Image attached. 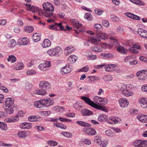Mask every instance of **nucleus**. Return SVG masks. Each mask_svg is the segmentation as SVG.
<instances>
[{
  "label": "nucleus",
  "instance_id": "39",
  "mask_svg": "<svg viewBox=\"0 0 147 147\" xmlns=\"http://www.w3.org/2000/svg\"><path fill=\"white\" fill-rule=\"evenodd\" d=\"M67 66H65L62 68L61 70V72L63 74H65L69 72V71L67 69Z\"/></svg>",
  "mask_w": 147,
  "mask_h": 147
},
{
  "label": "nucleus",
  "instance_id": "38",
  "mask_svg": "<svg viewBox=\"0 0 147 147\" xmlns=\"http://www.w3.org/2000/svg\"><path fill=\"white\" fill-rule=\"evenodd\" d=\"M146 141L143 140H140L138 145H137V147H145L146 145Z\"/></svg>",
  "mask_w": 147,
  "mask_h": 147
},
{
  "label": "nucleus",
  "instance_id": "33",
  "mask_svg": "<svg viewBox=\"0 0 147 147\" xmlns=\"http://www.w3.org/2000/svg\"><path fill=\"white\" fill-rule=\"evenodd\" d=\"M19 118L16 115L14 117H12L8 119V121L9 123H11L17 121L19 120Z\"/></svg>",
  "mask_w": 147,
  "mask_h": 147
},
{
  "label": "nucleus",
  "instance_id": "48",
  "mask_svg": "<svg viewBox=\"0 0 147 147\" xmlns=\"http://www.w3.org/2000/svg\"><path fill=\"white\" fill-rule=\"evenodd\" d=\"M36 73V71L33 69L28 70L26 72V74L28 75L34 74Z\"/></svg>",
  "mask_w": 147,
  "mask_h": 147
},
{
  "label": "nucleus",
  "instance_id": "1",
  "mask_svg": "<svg viewBox=\"0 0 147 147\" xmlns=\"http://www.w3.org/2000/svg\"><path fill=\"white\" fill-rule=\"evenodd\" d=\"M54 103L51 99H41L35 101L34 103V106L38 108H42L45 107H49L52 105Z\"/></svg>",
  "mask_w": 147,
  "mask_h": 147
},
{
  "label": "nucleus",
  "instance_id": "15",
  "mask_svg": "<svg viewBox=\"0 0 147 147\" xmlns=\"http://www.w3.org/2000/svg\"><path fill=\"white\" fill-rule=\"evenodd\" d=\"M19 41L21 45H27L29 43V40L26 37L19 39Z\"/></svg>",
  "mask_w": 147,
  "mask_h": 147
},
{
  "label": "nucleus",
  "instance_id": "61",
  "mask_svg": "<svg viewBox=\"0 0 147 147\" xmlns=\"http://www.w3.org/2000/svg\"><path fill=\"white\" fill-rule=\"evenodd\" d=\"M83 143L85 144L89 145L91 144V142L90 140L88 139H84L83 140Z\"/></svg>",
  "mask_w": 147,
  "mask_h": 147
},
{
  "label": "nucleus",
  "instance_id": "23",
  "mask_svg": "<svg viewBox=\"0 0 147 147\" xmlns=\"http://www.w3.org/2000/svg\"><path fill=\"white\" fill-rule=\"evenodd\" d=\"M108 118V117L107 115L102 114L98 116V120L100 122H103L107 121Z\"/></svg>",
  "mask_w": 147,
  "mask_h": 147
},
{
  "label": "nucleus",
  "instance_id": "46",
  "mask_svg": "<svg viewBox=\"0 0 147 147\" xmlns=\"http://www.w3.org/2000/svg\"><path fill=\"white\" fill-rule=\"evenodd\" d=\"M0 128L3 130H6L7 129L6 124L1 122V125L0 126Z\"/></svg>",
  "mask_w": 147,
  "mask_h": 147
},
{
  "label": "nucleus",
  "instance_id": "16",
  "mask_svg": "<svg viewBox=\"0 0 147 147\" xmlns=\"http://www.w3.org/2000/svg\"><path fill=\"white\" fill-rule=\"evenodd\" d=\"M82 115L83 116H88L93 114V113L87 109H83L81 111Z\"/></svg>",
  "mask_w": 147,
  "mask_h": 147
},
{
  "label": "nucleus",
  "instance_id": "8",
  "mask_svg": "<svg viewBox=\"0 0 147 147\" xmlns=\"http://www.w3.org/2000/svg\"><path fill=\"white\" fill-rule=\"evenodd\" d=\"M14 99L13 98H7L5 101L4 103L5 107H14Z\"/></svg>",
  "mask_w": 147,
  "mask_h": 147
},
{
  "label": "nucleus",
  "instance_id": "27",
  "mask_svg": "<svg viewBox=\"0 0 147 147\" xmlns=\"http://www.w3.org/2000/svg\"><path fill=\"white\" fill-rule=\"evenodd\" d=\"M118 86L119 87V92L121 94L123 93L124 91L127 89L126 86L125 85L122 84H121Z\"/></svg>",
  "mask_w": 147,
  "mask_h": 147
},
{
  "label": "nucleus",
  "instance_id": "3",
  "mask_svg": "<svg viewBox=\"0 0 147 147\" xmlns=\"http://www.w3.org/2000/svg\"><path fill=\"white\" fill-rule=\"evenodd\" d=\"M47 53L50 56H58L62 53V49L60 47H57L49 50Z\"/></svg>",
  "mask_w": 147,
  "mask_h": 147
},
{
  "label": "nucleus",
  "instance_id": "54",
  "mask_svg": "<svg viewBox=\"0 0 147 147\" xmlns=\"http://www.w3.org/2000/svg\"><path fill=\"white\" fill-rule=\"evenodd\" d=\"M108 142V141L107 140H104L102 141V144L100 146L102 147H105L106 146Z\"/></svg>",
  "mask_w": 147,
  "mask_h": 147
},
{
  "label": "nucleus",
  "instance_id": "20",
  "mask_svg": "<svg viewBox=\"0 0 147 147\" xmlns=\"http://www.w3.org/2000/svg\"><path fill=\"white\" fill-rule=\"evenodd\" d=\"M40 34L35 33L33 34L32 38L34 41L36 42L40 40Z\"/></svg>",
  "mask_w": 147,
  "mask_h": 147
},
{
  "label": "nucleus",
  "instance_id": "60",
  "mask_svg": "<svg viewBox=\"0 0 147 147\" xmlns=\"http://www.w3.org/2000/svg\"><path fill=\"white\" fill-rule=\"evenodd\" d=\"M43 64L46 68L49 67L51 66V63L50 61H45V63Z\"/></svg>",
  "mask_w": 147,
  "mask_h": 147
},
{
  "label": "nucleus",
  "instance_id": "50",
  "mask_svg": "<svg viewBox=\"0 0 147 147\" xmlns=\"http://www.w3.org/2000/svg\"><path fill=\"white\" fill-rule=\"evenodd\" d=\"M115 117H110L109 119H107V122L109 124H113L114 123V120H115Z\"/></svg>",
  "mask_w": 147,
  "mask_h": 147
},
{
  "label": "nucleus",
  "instance_id": "22",
  "mask_svg": "<svg viewBox=\"0 0 147 147\" xmlns=\"http://www.w3.org/2000/svg\"><path fill=\"white\" fill-rule=\"evenodd\" d=\"M115 66L114 64H109L105 65V70L107 71H109L113 70Z\"/></svg>",
  "mask_w": 147,
  "mask_h": 147
},
{
  "label": "nucleus",
  "instance_id": "9",
  "mask_svg": "<svg viewBox=\"0 0 147 147\" xmlns=\"http://www.w3.org/2000/svg\"><path fill=\"white\" fill-rule=\"evenodd\" d=\"M83 131L86 134L91 135H94L96 134V132L95 129L93 128L87 127L84 128Z\"/></svg>",
  "mask_w": 147,
  "mask_h": 147
},
{
  "label": "nucleus",
  "instance_id": "34",
  "mask_svg": "<svg viewBox=\"0 0 147 147\" xmlns=\"http://www.w3.org/2000/svg\"><path fill=\"white\" fill-rule=\"evenodd\" d=\"M121 94H123L126 96L127 97L131 96L133 94V92L129 91L127 89H126L125 91H124L123 93H122Z\"/></svg>",
  "mask_w": 147,
  "mask_h": 147
},
{
  "label": "nucleus",
  "instance_id": "55",
  "mask_svg": "<svg viewBox=\"0 0 147 147\" xmlns=\"http://www.w3.org/2000/svg\"><path fill=\"white\" fill-rule=\"evenodd\" d=\"M102 24L103 26L106 27H109L110 25L108 21L106 20H104L102 21Z\"/></svg>",
  "mask_w": 147,
  "mask_h": 147
},
{
  "label": "nucleus",
  "instance_id": "10",
  "mask_svg": "<svg viewBox=\"0 0 147 147\" xmlns=\"http://www.w3.org/2000/svg\"><path fill=\"white\" fill-rule=\"evenodd\" d=\"M119 102L121 107L124 108L127 107L129 105V102L126 99L122 98L119 100Z\"/></svg>",
  "mask_w": 147,
  "mask_h": 147
},
{
  "label": "nucleus",
  "instance_id": "37",
  "mask_svg": "<svg viewBox=\"0 0 147 147\" xmlns=\"http://www.w3.org/2000/svg\"><path fill=\"white\" fill-rule=\"evenodd\" d=\"M14 107H9L5 109V111L8 114H11L13 113V108Z\"/></svg>",
  "mask_w": 147,
  "mask_h": 147
},
{
  "label": "nucleus",
  "instance_id": "47",
  "mask_svg": "<svg viewBox=\"0 0 147 147\" xmlns=\"http://www.w3.org/2000/svg\"><path fill=\"white\" fill-rule=\"evenodd\" d=\"M112 79V77L109 75L105 76L103 77V79L105 81H110Z\"/></svg>",
  "mask_w": 147,
  "mask_h": 147
},
{
  "label": "nucleus",
  "instance_id": "32",
  "mask_svg": "<svg viewBox=\"0 0 147 147\" xmlns=\"http://www.w3.org/2000/svg\"><path fill=\"white\" fill-rule=\"evenodd\" d=\"M129 1L135 4L140 5H143L144 4V2L141 0H129Z\"/></svg>",
  "mask_w": 147,
  "mask_h": 147
},
{
  "label": "nucleus",
  "instance_id": "42",
  "mask_svg": "<svg viewBox=\"0 0 147 147\" xmlns=\"http://www.w3.org/2000/svg\"><path fill=\"white\" fill-rule=\"evenodd\" d=\"M102 55L106 59L110 58L113 57V54L109 53H102Z\"/></svg>",
  "mask_w": 147,
  "mask_h": 147
},
{
  "label": "nucleus",
  "instance_id": "44",
  "mask_svg": "<svg viewBox=\"0 0 147 147\" xmlns=\"http://www.w3.org/2000/svg\"><path fill=\"white\" fill-rule=\"evenodd\" d=\"M88 78L89 79L91 82H92L96 80H98L100 79L99 77L96 76H89Z\"/></svg>",
  "mask_w": 147,
  "mask_h": 147
},
{
  "label": "nucleus",
  "instance_id": "57",
  "mask_svg": "<svg viewBox=\"0 0 147 147\" xmlns=\"http://www.w3.org/2000/svg\"><path fill=\"white\" fill-rule=\"evenodd\" d=\"M133 57L132 56H128L125 57L124 59L125 62H127V61H129L133 59Z\"/></svg>",
  "mask_w": 147,
  "mask_h": 147
},
{
  "label": "nucleus",
  "instance_id": "36",
  "mask_svg": "<svg viewBox=\"0 0 147 147\" xmlns=\"http://www.w3.org/2000/svg\"><path fill=\"white\" fill-rule=\"evenodd\" d=\"M84 18L87 20H88L91 21L92 19V16L89 12L86 13L84 15Z\"/></svg>",
  "mask_w": 147,
  "mask_h": 147
},
{
  "label": "nucleus",
  "instance_id": "29",
  "mask_svg": "<svg viewBox=\"0 0 147 147\" xmlns=\"http://www.w3.org/2000/svg\"><path fill=\"white\" fill-rule=\"evenodd\" d=\"M24 65L22 62H19L18 63L17 66L14 68L16 70H20L22 69L24 67Z\"/></svg>",
  "mask_w": 147,
  "mask_h": 147
},
{
  "label": "nucleus",
  "instance_id": "58",
  "mask_svg": "<svg viewBox=\"0 0 147 147\" xmlns=\"http://www.w3.org/2000/svg\"><path fill=\"white\" fill-rule=\"evenodd\" d=\"M58 120H59L63 122H68L71 121V120L69 119H68L67 118H63L61 117H59L58 119Z\"/></svg>",
  "mask_w": 147,
  "mask_h": 147
},
{
  "label": "nucleus",
  "instance_id": "21",
  "mask_svg": "<svg viewBox=\"0 0 147 147\" xmlns=\"http://www.w3.org/2000/svg\"><path fill=\"white\" fill-rule=\"evenodd\" d=\"M77 124L82 127H90L91 125L90 124L84 122L82 121H76Z\"/></svg>",
  "mask_w": 147,
  "mask_h": 147
},
{
  "label": "nucleus",
  "instance_id": "49",
  "mask_svg": "<svg viewBox=\"0 0 147 147\" xmlns=\"http://www.w3.org/2000/svg\"><path fill=\"white\" fill-rule=\"evenodd\" d=\"M94 142L96 143L98 145L101 146V145L102 144V141L99 138H97V137H96L95 138L94 140Z\"/></svg>",
  "mask_w": 147,
  "mask_h": 147
},
{
  "label": "nucleus",
  "instance_id": "6",
  "mask_svg": "<svg viewBox=\"0 0 147 147\" xmlns=\"http://www.w3.org/2000/svg\"><path fill=\"white\" fill-rule=\"evenodd\" d=\"M42 7L44 10L46 11H54V7L52 4L48 2L44 3L42 4Z\"/></svg>",
  "mask_w": 147,
  "mask_h": 147
},
{
  "label": "nucleus",
  "instance_id": "45",
  "mask_svg": "<svg viewBox=\"0 0 147 147\" xmlns=\"http://www.w3.org/2000/svg\"><path fill=\"white\" fill-rule=\"evenodd\" d=\"M8 44L10 47H13L16 45V42L14 40H10Z\"/></svg>",
  "mask_w": 147,
  "mask_h": 147
},
{
  "label": "nucleus",
  "instance_id": "2",
  "mask_svg": "<svg viewBox=\"0 0 147 147\" xmlns=\"http://www.w3.org/2000/svg\"><path fill=\"white\" fill-rule=\"evenodd\" d=\"M70 21L72 24L76 28L74 29L75 33L77 34H78L79 32H85L86 30L84 26L82 24L79 23V22L77 20L71 19L70 20Z\"/></svg>",
  "mask_w": 147,
  "mask_h": 147
},
{
  "label": "nucleus",
  "instance_id": "7",
  "mask_svg": "<svg viewBox=\"0 0 147 147\" xmlns=\"http://www.w3.org/2000/svg\"><path fill=\"white\" fill-rule=\"evenodd\" d=\"M94 101L96 103L105 104L107 103V100L105 98H102L100 97L96 96L94 97Z\"/></svg>",
  "mask_w": 147,
  "mask_h": 147
},
{
  "label": "nucleus",
  "instance_id": "24",
  "mask_svg": "<svg viewBox=\"0 0 147 147\" xmlns=\"http://www.w3.org/2000/svg\"><path fill=\"white\" fill-rule=\"evenodd\" d=\"M103 49V47L98 45L93 47L92 48V50L94 52H100Z\"/></svg>",
  "mask_w": 147,
  "mask_h": 147
},
{
  "label": "nucleus",
  "instance_id": "51",
  "mask_svg": "<svg viewBox=\"0 0 147 147\" xmlns=\"http://www.w3.org/2000/svg\"><path fill=\"white\" fill-rule=\"evenodd\" d=\"M74 108L77 110H79L82 107V106L77 102L74 104Z\"/></svg>",
  "mask_w": 147,
  "mask_h": 147
},
{
  "label": "nucleus",
  "instance_id": "59",
  "mask_svg": "<svg viewBox=\"0 0 147 147\" xmlns=\"http://www.w3.org/2000/svg\"><path fill=\"white\" fill-rule=\"evenodd\" d=\"M111 20L113 21H117L118 20V18L114 15H112L110 17Z\"/></svg>",
  "mask_w": 147,
  "mask_h": 147
},
{
  "label": "nucleus",
  "instance_id": "5",
  "mask_svg": "<svg viewBox=\"0 0 147 147\" xmlns=\"http://www.w3.org/2000/svg\"><path fill=\"white\" fill-rule=\"evenodd\" d=\"M108 37L107 34L105 33H102L100 34L99 37L96 38H92L91 40V42L92 43L95 44H99L100 43V41H101V39L102 40H105L107 39Z\"/></svg>",
  "mask_w": 147,
  "mask_h": 147
},
{
  "label": "nucleus",
  "instance_id": "25",
  "mask_svg": "<svg viewBox=\"0 0 147 147\" xmlns=\"http://www.w3.org/2000/svg\"><path fill=\"white\" fill-rule=\"evenodd\" d=\"M34 94L40 95H44L47 93L46 91L44 90H37L34 92Z\"/></svg>",
  "mask_w": 147,
  "mask_h": 147
},
{
  "label": "nucleus",
  "instance_id": "35",
  "mask_svg": "<svg viewBox=\"0 0 147 147\" xmlns=\"http://www.w3.org/2000/svg\"><path fill=\"white\" fill-rule=\"evenodd\" d=\"M34 28L31 26H27L25 27V31L28 33L32 32L34 30Z\"/></svg>",
  "mask_w": 147,
  "mask_h": 147
},
{
  "label": "nucleus",
  "instance_id": "30",
  "mask_svg": "<svg viewBox=\"0 0 147 147\" xmlns=\"http://www.w3.org/2000/svg\"><path fill=\"white\" fill-rule=\"evenodd\" d=\"M53 123L57 127H59L63 129H65L67 128V127L65 125L61 123Z\"/></svg>",
  "mask_w": 147,
  "mask_h": 147
},
{
  "label": "nucleus",
  "instance_id": "26",
  "mask_svg": "<svg viewBox=\"0 0 147 147\" xmlns=\"http://www.w3.org/2000/svg\"><path fill=\"white\" fill-rule=\"evenodd\" d=\"M77 57L75 55H72L70 56L68 58L69 61L70 62L74 63L77 59Z\"/></svg>",
  "mask_w": 147,
  "mask_h": 147
},
{
  "label": "nucleus",
  "instance_id": "17",
  "mask_svg": "<svg viewBox=\"0 0 147 147\" xmlns=\"http://www.w3.org/2000/svg\"><path fill=\"white\" fill-rule=\"evenodd\" d=\"M117 51L120 53L123 54H126L127 53V50L122 46H119L117 48Z\"/></svg>",
  "mask_w": 147,
  "mask_h": 147
},
{
  "label": "nucleus",
  "instance_id": "63",
  "mask_svg": "<svg viewBox=\"0 0 147 147\" xmlns=\"http://www.w3.org/2000/svg\"><path fill=\"white\" fill-rule=\"evenodd\" d=\"M145 30L142 28H139L138 30V34L141 36Z\"/></svg>",
  "mask_w": 147,
  "mask_h": 147
},
{
  "label": "nucleus",
  "instance_id": "53",
  "mask_svg": "<svg viewBox=\"0 0 147 147\" xmlns=\"http://www.w3.org/2000/svg\"><path fill=\"white\" fill-rule=\"evenodd\" d=\"M89 67L87 66H84L82 68L79 69L80 71H84L85 72H87L88 71Z\"/></svg>",
  "mask_w": 147,
  "mask_h": 147
},
{
  "label": "nucleus",
  "instance_id": "19",
  "mask_svg": "<svg viewBox=\"0 0 147 147\" xmlns=\"http://www.w3.org/2000/svg\"><path fill=\"white\" fill-rule=\"evenodd\" d=\"M51 42L48 39H45L42 44V47L43 48L49 47L51 46Z\"/></svg>",
  "mask_w": 147,
  "mask_h": 147
},
{
  "label": "nucleus",
  "instance_id": "13",
  "mask_svg": "<svg viewBox=\"0 0 147 147\" xmlns=\"http://www.w3.org/2000/svg\"><path fill=\"white\" fill-rule=\"evenodd\" d=\"M139 102L141 106L143 108H147V99L142 98L140 99L138 101Z\"/></svg>",
  "mask_w": 147,
  "mask_h": 147
},
{
  "label": "nucleus",
  "instance_id": "4",
  "mask_svg": "<svg viewBox=\"0 0 147 147\" xmlns=\"http://www.w3.org/2000/svg\"><path fill=\"white\" fill-rule=\"evenodd\" d=\"M81 99L84 100L87 104L99 110H100L101 106L98 105L91 100L90 99L86 96H82Z\"/></svg>",
  "mask_w": 147,
  "mask_h": 147
},
{
  "label": "nucleus",
  "instance_id": "28",
  "mask_svg": "<svg viewBox=\"0 0 147 147\" xmlns=\"http://www.w3.org/2000/svg\"><path fill=\"white\" fill-rule=\"evenodd\" d=\"M28 121L32 122L36 121H39L40 119L37 118L36 116H31L28 117Z\"/></svg>",
  "mask_w": 147,
  "mask_h": 147
},
{
  "label": "nucleus",
  "instance_id": "56",
  "mask_svg": "<svg viewBox=\"0 0 147 147\" xmlns=\"http://www.w3.org/2000/svg\"><path fill=\"white\" fill-rule=\"evenodd\" d=\"M35 128L37 129L38 131H43L45 130L44 127L41 125L39 126H35Z\"/></svg>",
  "mask_w": 147,
  "mask_h": 147
},
{
  "label": "nucleus",
  "instance_id": "64",
  "mask_svg": "<svg viewBox=\"0 0 147 147\" xmlns=\"http://www.w3.org/2000/svg\"><path fill=\"white\" fill-rule=\"evenodd\" d=\"M0 89L5 93H7L8 92V89L4 86H0Z\"/></svg>",
  "mask_w": 147,
  "mask_h": 147
},
{
  "label": "nucleus",
  "instance_id": "41",
  "mask_svg": "<svg viewBox=\"0 0 147 147\" xmlns=\"http://www.w3.org/2000/svg\"><path fill=\"white\" fill-rule=\"evenodd\" d=\"M39 9L38 7L32 5L31 6L28 11H31L32 13H33L39 11Z\"/></svg>",
  "mask_w": 147,
  "mask_h": 147
},
{
  "label": "nucleus",
  "instance_id": "12",
  "mask_svg": "<svg viewBox=\"0 0 147 147\" xmlns=\"http://www.w3.org/2000/svg\"><path fill=\"white\" fill-rule=\"evenodd\" d=\"M137 119L141 122L147 123V115H139L137 117Z\"/></svg>",
  "mask_w": 147,
  "mask_h": 147
},
{
  "label": "nucleus",
  "instance_id": "11",
  "mask_svg": "<svg viewBox=\"0 0 147 147\" xmlns=\"http://www.w3.org/2000/svg\"><path fill=\"white\" fill-rule=\"evenodd\" d=\"M125 15L128 17L133 20H140V18L139 16L131 13L126 12L125 13Z\"/></svg>",
  "mask_w": 147,
  "mask_h": 147
},
{
  "label": "nucleus",
  "instance_id": "52",
  "mask_svg": "<svg viewBox=\"0 0 147 147\" xmlns=\"http://www.w3.org/2000/svg\"><path fill=\"white\" fill-rule=\"evenodd\" d=\"M61 134L65 136L68 138H70L72 136V134L69 132H61Z\"/></svg>",
  "mask_w": 147,
  "mask_h": 147
},
{
  "label": "nucleus",
  "instance_id": "40",
  "mask_svg": "<svg viewBox=\"0 0 147 147\" xmlns=\"http://www.w3.org/2000/svg\"><path fill=\"white\" fill-rule=\"evenodd\" d=\"M55 25H57V27L59 28L60 30H61L64 31H67L66 29L64 28V26L62 25V24L61 23H55Z\"/></svg>",
  "mask_w": 147,
  "mask_h": 147
},
{
  "label": "nucleus",
  "instance_id": "31",
  "mask_svg": "<svg viewBox=\"0 0 147 147\" xmlns=\"http://www.w3.org/2000/svg\"><path fill=\"white\" fill-rule=\"evenodd\" d=\"M17 59L15 56L13 55H9L7 58V61L9 62L11 61L12 63H14L16 61Z\"/></svg>",
  "mask_w": 147,
  "mask_h": 147
},
{
  "label": "nucleus",
  "instance_id": "14",
  "mask_svg": "<svg viewBox=\"0 0 147 147\" xmlns=\"http://www.w3.org/2000/svg\"><path fill=\"white\" fill-rule=\"evenodd\" d=\"M74 47L72 46H68L65 49V54L66 55L68 56L74 51Z\"/></svg>",
  "mask_w": 147,
  "mask_h": 147
},
{
  "label": "nucleus",
  "instance_id": "18",
  "mask_svg": "<svg viewBox=\"0 0 147 147\" xmlns=\"http://www.w3.org/2000/svg\"><path fill=\"white\" fill-rule=\"evenodd\" d=\"M49 83L47 81H42L40 82L39 86L40 88H49Z\"/></svg>",
  "mask_w": 147,
  "mask_h": 147
},
{
  "label": "nucleus",
  "instance_id": "62",
  "mask_svg": "<svg viewBox=\"0 0 147 147\" xmlns=\"http://www.w3.org/2000/svg\"><path fill=\"white\" fill-rule=\"evenodd\" d=\"M42 115L45 116H49L51 114V112L50 111H45L42 112Z\"/></svg>",
  "mask_w": 147,
  "mask_h": 147
},
{
  "label": "nucleus",
  "instance_id": "43",
  "mask_svg": "<svg viewBox=\"0 0 147 147\" xmlns=\"http://www.w3.org/2000/svg\"><path fill=\"white\" fill-rule=\"evenodd\" d=\"M18 135L19 137L24 138L26 136V134L24 131H19L18 134Z\"/></svg>",
  "mask_w": 147,
  "mask_h": 147
}]
</instances>
